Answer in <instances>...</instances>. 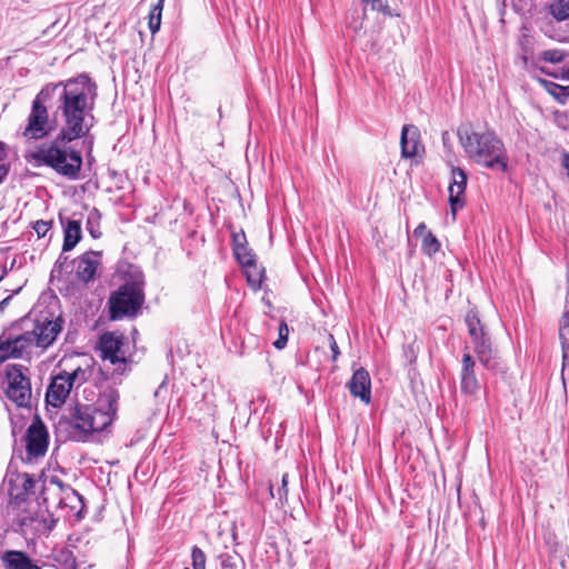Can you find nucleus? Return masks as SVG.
Returning a JSON list of instances; mask_svg holds the SVG:
<instances>
[{"mask_svg": "<svg viewBox=\"0 0 569 569\" xmlns=\"http://www.w3.org/2000/svg\"><path fill=\"white\" fill-rule=\"evenodd\" d=\"M466 171L459 167H453L451 169V182L448 188L450 211L453 220L456 219L457 212L461 210L466 204Z\"/></svg>", "mask_w": 569, "mask_h": 569, "instance_id": "9d476101", "label": "nucleus"}, {"mask_svg": "<svg viewBox=\"0 0 569 569\" xmlns=\"http://www.w3.org/2000/svg\"><path fill=\"white\" fill-rule=\"evenodd\" d=\"M288 496V475L284 473L281 479V487L278 489V499L286 500Z\"/></svg>", "mask_w": 569, "mask_h": 569, "instance_id": "58836bf2", "label": "nucleus"}, {"mask_svg": "<svg viewBox=\"0 0 569 569\" xmlns=\"http://www.w3.org/2000/svg\"><path fill=\"white\" fill-rule=\"evenodd\" d=\"M10 171L9 163H0V184L6 180Z\"/></svg>", "mask_w": 569, "mask_h": 569, "instance_id": "a19ab883", "label": "nucleus"}, {"mask_svg": "<svg viewBox=\"0 0 569 569\" xmlns=\"http://www.w3.org/2000/svg\"><path fill=\"white\" fill-rule=\"evenodd\" d=\"M457 136L471 161L490 170L507 171L508 157L505 144L493 131H477L471 124H461L457 129Z\"/></svg>", "mask_w": 569, "mask_h": 569, "instance_id": "20e7f679", "label": "nucleus"}, {"mask_svg": "<svg viewBox=\"0 0 569 569\" xmlns=\"http://www.w3.org/2000/svg\"><path fill=\"white\" fill-rule=\"evenodd\" d=\"M466 325L468 327V332L471 339L476 337L486 335L483 327L480 322L478 313L473 310H470L466 316Z\"/></svg>", "mask_w": 569, "mask_h": 569, "instance_id": "bb28decb", "label": "nucleus"}, {"mask_svg": "<svg viewBox=\"0 0 569 569\" xmlns=\"http://www.w3.org/2000/svg\"><path fill=\"white\" fill-rule=\"evenodd\" d=\"M68 376L70 378V382H71L72 387L74 385L81 386L89 379L90 369H82L79 367L76 370H73L72 372H68Z\"/></svg>", "mask_w": 569, "mask_h": 569, "instance_id": "2f4dec72", "label": "nucleus"}, {"mask_svg": "<svg viewBox=\"0 0 569 569\" xmlns=\"http://www.w3.org/2000/svg\"><path fill=\"white\" fill-rule=\"evenodd\" d=\"M361 2L366 6H370L371 10L381 12L383 16H392L387 0H361Z\"/></svg>", "mask_w": 569, "mask_h": 569, "instance_id": "7c9ffc66", "label": "nucleus"}, {"mask_svg": "<svg viewBox=\"0 0 569 569\" xmlns=\"http://www.w3.org/2000/svg\"><path fill=\"white\" fill-rule=\"evenodd\" d=\"M329 340H330V349L332 352V360L336 361L340 355L339 347H338L336 339L332 335L329 336Z\"/></svg>", "mask_w": 569, "mask_h": 569, "instance_id": "ea45409f", "label": "nucleus"}, {"mask_svg": "<svg viewBox=\"0 0 569 569\" xmlns=\"http://www.w3.org/2000/svg\"><path fill=\"white\" fill-rule=\"evenodd\" d=\"M400 147L402 158H415L419 154L420 150H423L420 141V131L416 126L405 124L402 127Z\"/></svg>", "mask_w": 569, "mask_h": 569, "instance_id": "a211bd4d", "label": "nucleus"}, {"mask_svg": "<svg viewBox=\"0 0 569 569\" xmlns=\"http://www.w3.org/2000/svg\"><path fill=\"white\" fill-rule=\"evenodd\" d=\"M163 1L164 0H158V2L151 8L149 12L148 26L152 34L157 33L160 29Z\"/></svg>", "mask_w": 569, "mask_h": 569, "instance_id": "a878e982", "label": "nucleus"}, {"mask_svg": "<svg viewBox=\"0 0 569 569\" xmlns=\"http://www.w3.org/2000/svg\"><path fill=\"white\" fill-rule=\"evenodd\" d=\"M77 499L83 506V497L76 490L68 488L67 499Z\"/></svg>", "mask_w": 569, "mask_h": 569, "instance_id": "79ce46f5", "label": "nucleus"}, {"mask_svg": "<svg viewBox=\"0 0 569 569\" xmlns=\"http://www.w3.org/2000/svg\"><path fill=\"white\" fill-rule=\"evenodd\" d=\"M550 84L555 88V90H558L563 98L569 96V87H562L552 82Z\"/></svg>", "mask_w": 569, "mask_h": 569, "instance_id": "37998d69", "label": "nucleus"}, {"mask_svg": "<svg viewBox=\"0 0 569 569\" xmlns=\"http://www.w3.org/2000/svg\"><path fill=\"white\" fill-rule=\"evenodd\" d=\"M81 223L78 220H68L63 229V244L62 251L68 252L72 250L81 240Z\"/></svg>", "mask_w": 569, "mask_h": 569, "instance_id": "4be33fe9", "label": "nucleus"}, {"mask_svg": "<svg viewBox=\"0 0 569 569\" xmlns=\"http://www.w3.org/2000/svg\"><path fill=\"white\" fill-rule=\"evenodd\" d=\"M10 300H11V296H8L7 298H4L0 301V312H2L7 308Z\"/></svg>", "mask_w": 569, "mask_h": 569, "instance_id": "49530a36", "label": "nucleus"}, {"mask_svg": "<svg viewBox=\"0 0 569 569\" xmlns=\"http://www.w3.org/2000/svg\"><path fill=\"white\" fill-rule=\"evenodd\" d=\"M6 274H7V269L0 268V281L6 277Z\"/></svg>", "mask_w": 569, "mask_h": 569, "instance_id": "09e8293b", "label": "nucleus"}, {"mask_svg": "<svg viewBox=\"0 0 569 569\" xmlns=\"http://www.w3.org/2000/svg\"><path fill=\"white\" fill-rule=\"evenodd\" d=\"M144 280L141 272H136L108 300L109 317L111 320L136 318L144 303Z\"/></svg>", "mask_w": 569, "mask_h": 569, "instance_id": "39448f33", "label": "nucleus"}, {"mask_svg": "<svg viewBox=\"0 0 569 569\" xmlns=\"http://www.w3.org/2000/svg\"><path fill=\"white\" fill-rule=\"evenodd\" d=\"M551 93H552L556 98L560 99V98H559V93H558V92H556V91H551Z\"/></svg>", "mask_w": 569, "mask_h": 569, "instance_id": "3c124183", "label": "nucleus"}, {"mask_svg": "<svg viewBox=\"0 0 569 569\" xmlns=\"http://www.w3.org/2000/svg\"><path fill=\"white\" fill-rule=\"evenodd\" d=\"M473 350L480 363L489 370H493L498 366L497 353L492 349L488 335L479 336L472 339Z\"/></svg>", "mask_w": 569, "mask_h": 569, "instance_id": "6ab92c4d", "label": "nucleus"}, {"mask_svg": "<svg viewBox=\"0 0 569 569\" xmlns=\"http://www.w3.org/2000/svg\"><path fill=\"white\" fill-rule=\"evenodd\" d=\"M426 230H427L426 224L425 223H420L415 229L413 234L417 236V237L418 236H422L426 232Z\"/></svg>", "mask_w": 569, "mask_h": 569, "instance_id": "a18cd8bd", "label": "nucleus"}, {"mask_svg": "<svg viewBox=\"0 0 569 569\" xmlns=\"http://www.w3.org/2000/svg\"><path fill=\"white\" fill-rule=\"evenodd\" d=\"M52 222L46 220H38L33 224V229L37 232L38 237H44L47 232L51 229Z\"/></svg>", "mask_w": 569, "mask_h": 569, "instance_id": "c9c22d12", "label": "nucleus"}, {"mask_svg": "<svg viewBox=\"0 0 569 569\" xmlns=\"http://www.w3.org/2000/svg\"><path fill=\"white\" fill-rule=\"evenodd\" d=\"M98 349L103 362H109L112 375H123L131 370V357L127 339L122 333L107 331L99 337Z\"/></svg>", "mask_w": 569, "mask_h": 569, "instance_id": "423d86ee", "label": "nucleus"}, {"mask_svg": "<svg viewBox=\"0 0 569 569\" xmlns=\"http://www.w3.org/2000/svg\"><path fill=\"white\" fill-rule=\"evenodd\" d=\"M24 371L28 369L21 365H8L6 368V395L18 407H29L31 401V382Z\"/></svg>", "mask_w": 569, "mask_h": 569, "instance_id": "0eeeda50", "label": "nucleus"}, {"mask_svg": "<svg viewBox=\"0 0 569 569\" xmlns=\"http://www.w3.org/2000/svg\"><path fill=\"white\" fill-rule=\"evenodd\" d=\"M233 250L240 247L248 246L247 238L243 231L232 234Z\"/></svg>", "mask_w": 569, "mask_h": 569, "instance_id": "4c0bfd02", "label": "nucleus"}, {"mask_svg": "<svg viewBox=\"0 0 569 569\" xmlns=\"http://www.w3.org/2000/svg\"><path fill=\"white\" fill-rule=\"evenodd\" d=\"M519 46L521 48V59L525 63L528 61V56L532 53V43L530 37L527 34H522V37L519 40Z\"/></svg>", "mask_w": 569, "mask_h": 569, "instance_id": "f704fd0d", "label": "nucleus"}, {"mask_svg": "<svg viewBox=\"0 0 569 569\" xmlns=\"http://www.w3.org/2000/svg\"><path fill=\"white\" fill-rule=\"evenodd\" d=\"M97 97L98 86L87 73L44 84L32 101L22 136L29 140H41L50 136L53 124L49 119L47 103L51 100H54V114L60 116L61 127H67L68 113L77 111L80 120L81 117L90 116Z\"/></svg>", "mask_w": 569, "mask_h": 569, "instance_id": "f257e3e1", "label": "nucleus"}, {"mask_svg": "<svg viewBox=\"0 0 569 569\" xmlns=\"http://www.w3.org/2000/svg\"><path fill=\"white\" fill-rule=\"evenodd\" d=\"M243 268L249 286L254 290L259 289L264 278V269L259 268L256 261L252 262V266H244Z\"/></svg>", "mask_w": 569, "mask_h": 569, "instance_id": "b1692460", "label": "nucleus"}, {"mask_svg": "<svg viewBox=\"0 0 569 569\" xmlns=\"http://www.w3.org/2000/svg\"><path fill=\"white\" fill-rule=\"evenodd\" d=\"M289 328L284 321H281L278 328V339L273 342L276 349L281 350L288 342Z\"/></svg>", "mask_w": 569, "mask_h": 569, "instance_id": "72a5a7b5", "label": "nucleus"}, {"mask_svg": "<svg viewBox=\"0 0 569 569\" xmlns=\"http://www.w3.org/2000/svg\"><path fill=\"white\" fill-rule=\"evenodd\" d=\"M442 143L443 146L446 147L448 144V142L450 141V134L448 131H445L442 132Z\"/></svg>", "mask_w": 569, "mask_h": 569, "instance_id": "de8ad7c7", "label": "nucleus"}, {"mask_svg": "<svg viewBox=\"0 0 569 569\" xmlns=\"http://www.w3.org/2000/svg\"><path fill=\"white\" fill-rule=\"evenodd\" d=\"M481 389L476 376V360L469 352H465L461 359L460 390L465 396L475 397Z\"/></svg>", "mask_w": 569, "mask_h": 569, "instance_id": "9b49d317", "label": "nucleus"}, {"mask_svg": "<svg viewBox=\"0 0 569 569\" xmlns=\"http://www.w3.org/2000/svg\"><path fill=\"white\" fill-rule=\"evenodd\" d=\"M350 393L359 398L366 405L371 401V379L365 368L355 370L350 381L347 383Z\"/></svg>", "mask_w": 569, "mask_h": 569, "instance_id": "f3484780", "label": "nucleus"}, {"mask_svg": "<svg viewBox=\"0 0 569 569\" xmlns=\"http://www.w3.org/2000/svg\"><path fill=\"white\" fill-rule=\"evenodd\" d=\"M421 248L426 254L432 256L439 251L440 242L432 232L428 231L422 239Z\"/></svg>", "mask_w": 569, "mask_h": 569, "instance_id": "c85d7f7f", "label": "nucleus"}, {"mask_svg": "<svg viewBox=\"0 0 569 569\" xmlns=\"http://www.w3.org/2000/svg\"><path fill=\"white\" fill-rule=\"evenodd\" d=\"M100 220L101 214L99 210L97 208H92L88 213L86 228L93 239H99L102 234L100 231Z\"/></svg>", "mask_w": 569, "mask_h": 569, "instance_id": "393cba45", "label": "nucleus"}, {"mask_svg": "<svg viewBox=\"0 0 569 569\" xmlns=\"http://www.w3.org/2000/svg\"><path fill=\"white\" fill-rule=\"evenodd\" d=\"M0 559L4 569H41L28 553L19 550H6Z\"/></svg>", "mask_w": 569, "mask_h": 569, "instance_id": "aec40b11", "label": "nucleus"}, {"mask_svg": "<svg viewBox=\"0 0 569 569\" xmlns=\"http://www.w3.org/2000/svg\"><path fill=\"white\" fill-rule=\"evenodd\" d=\"M62 325L63 320L60 317L54 320L37 322L34 328L29 331L30 336H34V339H32L34 346L41 348L51 346L62 330Z\"/></svg>", "mask_w": 569, "mask_h": 569, "instance_id": "ddd939ff", "label": "nucleus"}, {"mask_svg": "<svg viewBox=\"0 0 569 569\" xmlns=\"http://www.w3.org/2000/svg\"><path fill=\"white\" fill-rule=\"evenodd\" d=\"M36 481L29 473H19L14 479L10 480V505L20 507L27 501L29 492L34 488Z\"/></svg>", "mask_w": 569, "mask_h": 569, "instance_id": "2eb2a0df", "label": "nucleus"}, {"mask_svg": "<svg viewBox=\"0 0 569 569\" xmlns=\"http://www.w3.org/2000/svg\"><path fill=\"white\" fill-rule=\"evenodd\" d=\"M68 263V257L63 256V254H60L58 260L56 261V263L53 264V268L51 270V277H59L63 269H64V266Z\"/></svg>", "mask_w": 569, "mask_h": 569, "instance_id": "e433bc0d", "label": "nucleus"}, {"mask_svg": "<svg viewBox=\"0 0 569 569\" xmlns=\"http://www.w3.org/2000/svg\"><path fill=\"white\" fill-rule=\"evenodd\" d=\"M26 448L29 458L43 457L48 450L49 433L40 419L34 420L27 429Z\"/></svg>", "mask_w": 569, "mask_h": 569, "instance_id": "1a4fd4ad", "label": "nucleus"}, {"mask_svg": "<svg viewBox=\"0 0 569 569\" xmlns=\"http://www.w3.org/2000/svg\"><path fill=\"white\" fill-rule=\"evenodd\" d=\"M539 59L545 62L558 63L565 59V53L559 49L545 50L540 53Z\"/></svg>", "mask_w": 569, "mask_h": 569, "instance_id": "473e14b6", "label": "nucleus"}, {"mask_svg": "<svg viewBox=\"0 0 569 569\" xmlns=\"http://www.w3.org/2000/svg\"><path fill=\"white\" fill-rule=\"evenodd\" d=\"M72 388L73 387L70 382L68 371H61L60 373L56 375L52 378L46 393L47 403L56 408L61 407L66 402Z\"/></svg>", "mask_w": 569, "mask_h": 569, "instance_id": "f8f14e48", "label": "nucleus"}, {"mask_svg": "<svg viewBox=\"0 0 569 569\" xmlns=\"http://www.w3.org/2000/svg\"><path fill=\"white\" fill-rule=\"evenodd\" d=\"M119 399V391L113 387H107L99 395L94 406L77 403L70 410V438L83 442L94 432L106 430L117 417Z\"/></svg>", "mask_w": 569, "mask_h": 569, "instance_id": "7ed1b4c3", "label": "nucleus"}, {"mask_svg": "<svg viewBox=\"0 0 569 569\" xmlns=\"http://www.w3.org/2000/svg\"><path fill=\"white\" fill-rule=\"evenodd\" d=\"M563 79L569 80V63H568V67H567V68H566V70H565Z\"/></svg>", "mask_w": 569, "mask_h": 569, "instance_id": "8fccbe9b", "label": "nucleus"}, {"mask_svg": "<svg viewBox=\"0 0 569 569\" xmlns=\"http://www.w3.org/2000/svg\"><path fill=\"white\" fill-rule=\"evenodd\" d=\"M218 560L221 569H244V561L237 552H222Z\"/></svg>", "mask_w": 569, "mask_h": 569, "instance_id": "5701e85b", "label": "nucleus"}, {"mask_svg": "<svg viewBox=\"0 0 569 569\" xmlns=\"http://www.w3.org/2000/svg\"><path fill=\"white\" fill-rule=\"evenodd\" d=\"M100 251H87L80 256L76 261V276L77 278L88 283L96 277L97 269L100 266Z\"/></svg>", "mask_w": 569, "mask_h": 569, "instance_id": "dca6fc26", "label": "nucleus"}, {"mask_svg": "<svg viewBox=\"0 0 569 569\" xmlns=\"http://www.w3.org/2000/svg\"><path fill=\"white\" fill-rule=\"evenodd\" d=\"M550 14L557 21L569 19V0H557L549 7Z\"/></svg>", "mask_w": 569, "mask_h": 569, "instance_id": "cd10ccee", "label": "nucleus"}, {"mask_svg": "<svg viewBox=\"0 0 569 569\" xmlns=\"http://www.w3.org/2000/svg\"><path fill=\"white\" fill-rule=\"evenodd\" d=\"M559 338L562 348V370L561 378L563 383L569 378V310L565 311L559 326Z\"/></svg>", "mask_w": 569, "mask_h": 569, "instance_id": "412c9836", "label": "nucleus"}, {"mask_svg": "<svg viewBox=\"0 0 569 569\" xmlns=\"http://www.w3.org/2000/svg\"><path fill=\"white\" fill-rule=\"evenodd\" d=\"M270 495H271L272 497H274L273 488H272V487H270Z\"/></svg>", "mask_w": 569, "mask_h": 569, "instance_id": "603ef678", "label": "nucleus"}, {"mask_svg": "<svg viewBox=\"0 0 569 569\" xmlns=\"http://www.w3.org/2000/svg\"><path fill=\"white\" fill-rule=\"evenodd\" d=\"M34 336H30L29 331H26L17 337L4 339L0 337V362L8 358H20L23 356L28 347L33 346L32 341Z\"/></svg>", "mask_w": 569, "mask_h": 569, "instance_id": "4468645a", "label": "nucleus"}, {"mask_svg": "<svg viewBox=\"0 0 569 569\" xmlns=\"http://www.w3.org/2000/svg\"><path fill=\"white\" fill-rule=\"evenodd\" d=\"M233 253L242 267L252 266V262L256 261V254L248 246L234 249Z\"/></svg>", "mask_w": 569, "mask_h": 569, "instance_id": "c756f323", "label": "nucleus"}, {"mask_svg": "<svg viewBox=\"0 0 569 569\" xmlns=\"http://www.w3.org/2000/svg\"><path fill=\"white\" fill-rule=\"evenodd\" d=\"M7 158V144L0 141V163H4V159Z\"/></svg>", "mask_w": 569, "mask_h": 569, "instance_id": "c03bdc74", "label": "nucleus"}, {"mask_svg": "<svg viewBox=\"0 0 569 569\" xmlns=\"http://www.w3.org/2000/svg\"><path fill=\"white\" fill-rule=\"evenodd\" d=\"M77 111L68 113V126L61 127L59 133L50 141L41 143L31 159L39 166L51 168L57 174L68 179L80 178L83 159L80 150L73 148L74 140L87 137L93 127L94 117H77Z\"/></svg>", "mask_w": 569, "mask_h": 569, "instance_id": "f03ea898", "label": "nucleus"}, {"mask_svg": "<svg viewBox=\"0 0 569 569\" xmlns=\"http://www.w3.org/2000/svg\"><path fill=\"white\" fill-rule=\"evenodd\" d=\"M57 520L48 510L26 511L18 515L17 523L23 536L32 538L48 536L56 526Z\"/></svg>", "mask_w": 569, "mask_h": 569, "instance_id": "6e6552de", "label": "nucleus"}]
</instances>
